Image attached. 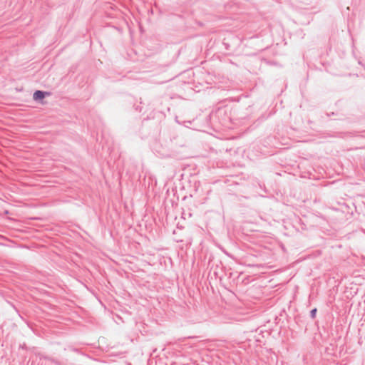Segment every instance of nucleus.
Segmentation results:
<instances>
[{"instance_id":"nucleus-1","label":"nucleus","mask_w":365,"mask_h":365,"mask_svg":"<svg viewBox=\"0 0 365 365\" xmlns=\"http://www.w3.org/2000/svg\"><path fill=\"white\" fill-rule=\"evenodd\" d=\"M45 97V93L41 91H36L34 93V99L35 101H39L43 99Z\"/></svg>"},{"instance_id":"nucleus-2","label":"nucleus","mask_w":365,"mask_h":365,"mask_svg":"<svg viewBox=\"0 0 365 365\" xmlns=\"http://www.w3.org/2000/svg\"><path fill=\"white\" fill-rule=\"evenodd\" d=\"M316 312H317V309H314L311 311V317L312 318H314L315 317V315H316Z\"/></svg>"}]
</instances>
